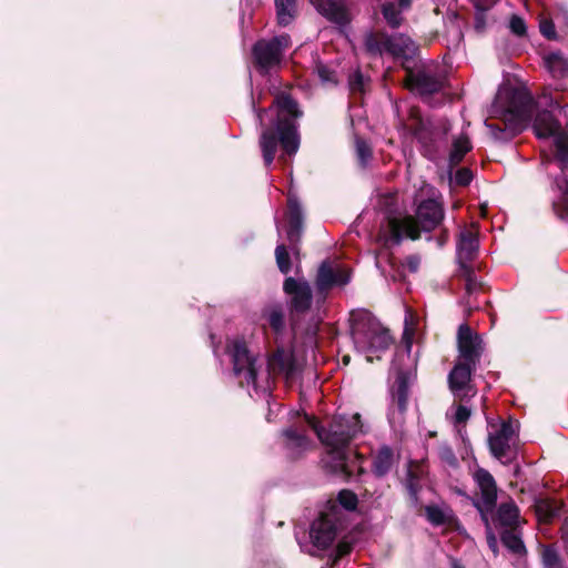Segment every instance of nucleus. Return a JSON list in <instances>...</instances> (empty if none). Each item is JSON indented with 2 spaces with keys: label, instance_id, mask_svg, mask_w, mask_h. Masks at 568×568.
Returning a JSON list of instances; mask_svg holds the SVG:
<instances>
[{
  "label": "nucleus",
  "instance_id": "f257e3e1",
  "mask_svg": "<svg viewBox=\"0 0 568 568\" xmlns=\"http://www.w3.org/2000/svg\"><path fill=\"white\" fill-rule=\"evenodd\" d=\"M305 423L314 430L327 453L326 467L343 479L349 480L365 473L364 457L351 444L362 433L361 415H336L325 425L313 415L303 413Z\"/></svg>",
  "mask_w": 568,
  "mask_h": 568
},
{
  "label": "nucleus",
  "instance_id": "f03ea898",
  "mask_svg": "<svg viewBox=\"0 0 568 568\" xmlns=\"http://www.w3.org/2000/svg\"><path fill=\"white\" fill-rule=\"evenodd\" d=\"M273 105L276 108V115L268 125L263 123V114L266 109L255 110L262 126L258 145L266 168L274 162L278 148L282 151L278 161L285 163L287 158L297 153L301 145L297 121L303 116V111L297 101L290 93L282 91L274 98Z\"/></svg>",
  "mask_w": 568,
  "mask_h": 568
},
{
  "label": "nucleus",
  "instance_id": "7ed1b4c3",
  "mask_svg": "<svg viewBox=\"0 0 568 568\" xmlns=\"http://www.w3.org/2000/svg\"><path fill=\"white\" fill-rule=\"evenodd\" d=\"M349 322L355 346L366 352L367 362L379 361L382 358L379 353H385L389 346L388 328L384 327L367 310L352 311Z\"/></svg>",
  "mask_w": 568,
  "mask_h": 568
},
{
  "label": "nucleus",
  "instance_id": "20e7f679",
  "mask_svg": "<svg viewBox=\"0 0 568 568\" xmlns=\"http://www.w3.org/2000/svg\"><path fill=\"white\" fill-rule=\"evenodd\" d=\"M445 211L442 203L434 199L423 200L416 209L415 216L403 219L393 216V246L399 245L404 237L416 241L420 232H432L442 224Z\"/></svg>",
  "mask_w": 568,
  "mask_h": 568
},
{
  "label": "nucleus",
  "instance_id": "39448f33",
  "mask_svg": "<svg viewBox=\"0 0 568 568\" xmlns=\"http://www.w3.org/2000/svg\"><path fill=\"white\" fill-rule=\"evenodd\" d=\"M405 72L404 87L419 95L424 102H428L435 94L442 92L448 85V78L443 71L433 72L418 64V67L405 70Z\"/></svg>",
  "mask_w": 568,
  "mask_h": 568
},
{
  "label": "nucleus",
  "instance_id": "423d86ee",
  "mask_svg": "<svg viewBox=\"0 0 568 568\" xmlns=\"http://www.w3.org/2000/svg\"><path fill=\"white\" fill-rule=\"evenodd\" d=\"M291 45L288 34L273 37L270 40H258L252 48L254 67L263 74L282 63L284 52Z\"/></svg>",
  "mask_w": 568,
  "mask_h": 568
},
{
  "label": "nucleus",
  "instance_id": "0eeeda50",
  "mask_svg": "<svg viewBox=\"0 0 568 568\" xmlns=\"http://www.w3.org/2000/svg\"><path fill=\"white\" fill-rule=\"evenodd\" d=\"M227 348L232 358L233 374L239 378L240 386L255 385L257 379L256 359L251 355L246 342L236 338Z\"/></svg>",
  "mask_w": 568,
  "mask_h": 568
},
{
  "label": "nucleus",
  "instance_id": "6e6552de",
  "mask_svg": "<svg viewBox=\"0 0 568 568\" xmlns=\"http://www.w3.org/2000/svg\"><path fill=\"white\" fill-rule=\"evenodd\" d=\"M339 525L338 514L335 508L321 513L312 523L310 530V537L314 547L321 550L328 549L338 535Z\"/></svg>",
  "mask_w": 568,
  "mask_h": 568
},
{
  "label": "nucleus",
  "instance_id": "1a4fd4ad",
  "mask_svg": "<svg viewBox=\"0 0 568 568\" xmlns=\"http://www.w3.org/2000/svg\"><path fill=\"white\" fill-rule=\"evenodd\" d=\"M283 292L290 297V312L292 314H306L313 304V292L310 283L304 278L285 277Z\"/></svg>",
  "mask_w": 568,
  "mask_h": 568
},
{
  "label": "nucleus",
  "instance_id": "9d476101",
  "mask_svg": "<svg viewBox=\"0 0 568 568\" xmlns=\"http://www.w3.org/2000/svg\"><path fill=\"white\" fill-rule=\"evenodd\" d=\"M308 425L303 422L293 424L284 428L281 433L282 445L287 459L295 462L304 457L310 448V439L306 435Z\"/></svg>",
  "mask_w": 568,
  "mask_h": 568
},
{
  "label": "nucleus",
  "instance_id": "9b49d317",
  "mask_svg": "<svg viewBox=\"0 0 568 568\" xmlns=\"http://www.w3.org/2000/svg\"><path fill=\"white\" fill-rule=\"evenodd\" d=\"M390 194L383 195V221L377 235L378 248L375 251V265L385 274L387 266H390V207L388 200Z\"/></svg>",
  "mask_w": 568,
  "mask_h": 568
},
{
  "label": "nucleus",
  "instance_id": "f8f14e48",
  "mask_svg": "<svg viewBox=\"0 0 568 568\" xmlns=\"http://www.w3.org/2000/svg\"><path fill=\"white\" fill-rule=\"evenodd\" d=\"M419 47L407 34H393V71L396 67L409 70L420 64Z\"/></svg>",
  "mask_w": 568,
  "mask_h": 568
},
{
  "label": "nucleus",
  "instance_id": "ddd939ff",
  "mask_svg": "<svg viewBox=\"0 0 568 568\" xmlns=\"http://www.w3.org/2000/svg\"><path fill=\"white\" fill-rule=\"evenodd\" d=\"M536 103L531 94L524 90H515L509 97L505 118H509L523 129L532 121Z\"/></svg>",
  "mask_w": 568,
  "mask_h": 568
},
{
  "label": "nucleus",
  "instance_id": "4468645a",
  "mask_svg": "<svg viewBox=\"0 0 568 568\" xmlns=\"http://www.w3.org/2000/svg\"><path fill=\"white\" fill-rule=\"evenodd\" d=\"M514 434L511 422H503L494 434L488 435L490 454L503 464H510L516 458V450L510 446Z\"/></svg>",
  "mask_w": 568,
  "mask_h": 568
},
{
  "label": "nucleus",
  "instance_id": "2eb2a0df",
  "mask_svg": "<svg viewBox=\"0 0 568 568\" xmlns=\"http://www.w3.org/2000/svg\"><path fill=\"white\" fill-rule=\"evenodd\" d=\"M404 126L422 144L424 155L429 159L434 158L437 153L435 133L423 120L417 109H410L408 121Z\"/></svg>",
  "mask_w": 568,
  "mask_h": 568
},
{
  "label": "nucleus",
  "instance_id": "dca6fc26",
  "mask_svg": "<svg viewBox=\"0 0 568 568\" xmlns=\"http://www.w3.org/2000/svg\"><path fill=\"white\" fill-rule=\"evenodd\" d=\"M286 219V237L291 250L297 254L300 251L298 245L303 234L304 216L298 199L292 194H288L287 196Z\"/></svg>",
  "mask_w": 568,
  "mask_h": 568
},
{
  "label": "nucleus",
  "instance_id": "f3484780",
  "mask_svg": "<svg viewBox=\"0 0 568 568\" xmlns=\"http://www.w3.org/2000/svg\"><path fill=\"white\" fill-rule=\"evenodd\" d=\"M351 281V271L347 268L335 270L328 261L321 263L315 286L318 294L326 295L335 286H345Z\"/></svg>",
  "mask_w": 568,
  "mask_h": 568
},
{
  "label": "nucleus",
  "instance_id": "a211bd4d",
  "mask_svg": "<svg viewBox=\"0 0 568 568\" xmlns=\"http://www.w3.org/2000/svg\"><path fill=\"white\" fill-rule=\"evenodd\" d=\"M480 338L474 335L468 324H462L457 332V346L463 361L477 364L481 356Z\"/></svg>",
  "mask_w": 568,
  "mask_h": 568
},
{
  "label": "nucleus",
  "instance_id": "6ab92c4d",
  "mask_svg": "<svg viewBox=\"0 0 568 568\" xmlns=\"http://www.w3.org/2000/svg\"><path fill=\"white\" fill-rule=\"evenodd\" d=\"M267 369L271 374L284 375L287 382L293 381L297 373V363L292 353L277 348L267 361Z\"/></svg>",
  "mask_w": 568,
  "mask_h": 568
},
{
  "label": "nucleus",
  "instance_id": "aec40b11",
  "mask_svg": "<svg viewBox=\"0 0 568 568\" xmlns=\"http://www.w3.org/2000/svg\"><path fill=\"white\" fill-rule=\"evenodd\" d=\"M477 364H470L462 361L457 362L448 374V386L453 394L463 398L462 392L469 387L471 374L476 369Z\"/></svg>",
  "mask_w": 568,
  "mask_h": 568
},
{
  "label": "nucleus",
  "instance_id": "412c9836",
  "mask_svg": "<svg viewBox=\"0 0 568 568\" xmlns=\"http://www.w3.org/2000/svg\"><path fill=\"white\" fill-rule=\"evenodd\" d=\"M316 10L328 21L344 27L351 22L349 13L343 0H312Z\"/></svg>",
  "mask_w": 568,
  "mask_h": 568
},
{
  "label": "nucleus",
  "instance_id": "4be33fe9",
  "mask_svg": "<svg viewBox=\"0 0 568 568\" xmlns=\"http://www.w3.org/2000/svg\"><path fill=\"white\" fill-rule=\"evenodd\" d=\"M479 248V240L477 233L471 230L464 229L458 234L457 241V260L459 266L470 265Z\"/></svg>",
  "mask_w": 568,
  "mask_h": 568
},
{
  "label": "nucleus",
  "instance_id": "5701e85b",
  "mask_svg": "<svg viewBox=\"0 0 568 568\" xmlns=\"http://www.w3.org/2000/svg\"><path fill=\"white\" fill-rule=\"evenodd\" d=\"M475 480L480 489L479 501L484 503L487 510H494L497 504V485L493 475L488 470L479 468L475 473Z\"/></svg>",
  "mask_w": 568,
  "mask_h": 568
},
{
  "label": "nucleus",
  "instance_id": "b1692460",
  "mask_svg": "<svg viewBox=\"0 0 568 568\" xmlns=\"http://www.w3.org/2000/svg\"><path fill=\"white\" fill-rule=\"evenodd\" d=\"M532 119V129L537 138L547 139L560 133L561 125L551 111H538Z\"/></svg>",
  "mask_w": 568,
  "mask_h": 568
},
{
  "label": "nucleus",
  "instance_id": "393cba45",
  "mask_svg": "<svg viewBox=\"0 0 568 568\" xmlns=\"http://www.w3.org/2000/svg\"><path fill=\"white\" fill-rule=\"evenodd\" d=\"M417 374L416 368L414 369H398L396 376V399H397V408L404 414L407 410L408 397H409V387L416 381Z\"/></svg>",
  "mask_w": 568,
  "mask_h": 568
},
{
  "label": "nucleus",
  "instance_id": "a878e982",
  "mask_svg": "<svg viewBox=\"0 0 568 568\" xmlns=\"http://www.w3.org/2000/svg\"><path fill=\"white\" fill-rule=\"evenodd\" d=\"M364 45L369 55L390 53V37L382 31H371L365 37Z\"/></svg>",
  "mask_w": 568,
  "mask_h": 568
},
{
  "label": "nucleus",
  "instance_id": "bb28decb",
  "mask_svg": "<svg viewBox=\"0 0 568 568\" xmlns=\"http://www.w3.org/2000/svg\"><path fill=\"white\" fill-rule=\"evenodd\" d=\"M535 514L542 524H550L560 516L562 504H558L554 499H538L534 505Z\"/></svg>",
  "mask_w": 568,
  "mask_h": 568
},
{
  "label": "nucleus",
  "instance_id": "cd10ccee",
  "mask_svg": "<svg viewBox=\"0 0 568 568\" xmlns=\"http://www.w3.org/2000/svg\"><path fill=\"white\" fill-rule=\"evenodd\" d=\"M519 509L514 501L503 503L497 508L496 520L505 529H517Z\"/></svg>",
  "mask_w": 568,
  "mask_h": 568
},
{
  "label": "nucleus",
  "instance_id": "c85d7f7f",
  "mask_svg": "<svg viewBox=\"0 0 568 568\" xmlns=\"http://www.w3.org/2000/svg\"><path fill=\"white\" fill-rule=\"evenodd\" d=\"M490 130L493 138L496 141L507 142L515 138L518 133L521 132L523 128L516 122L511 121L509 118H505L504 126L496 123L487 124Z\"/></svg>",
  "mask_w": 568,
  "mask_h": 568
},
{
  "label": "nucleus",
  "instance_id": "c756f323",
  "mask_svg": "<svg viewBox=\"0 0 568 568\" xmlns=\"http://www.w3.org/2000/svg\"><path fill=\"white\" fill-rule=\"evenodd\" d=\"M277 23L286 27L297 17V0H274Z\"/></svg>",
  "mask_w": 568,
  "mask_h": 568
},
{
  "label": "nucleus",
  "instance_id": "7c9ffc66",
  "mask_svg": "<svg viewBox=\"0 0 568 568\" xmlns=\"http://www.w3.org/2000/svg\"><path fill=\"white\" fill-rule=\"evenodd\" d=\"M547 69L554 78H568V59L560 52H551L545 58Z\"/></svg>",
  "mask_w": 568,
  "mask_h": 568
},
{
  "label": "nucleus",
  "instance_id": "2f4dec72",
  "mask_svg": "<svg viewBox=\"0 0 568 568\" xmlns=\"http://www.w3.org/2000/svg\"><path fill=\"white\" fill-rule=\"evenodd\" d=\"M420 263L422 257L419 254L407 255L403 261L399 262L397 266H395V263L393 262V281L397 278L400 281H405L406 270L412 274L417 273L419 271Z\"/></svg>",
  "mask_w": 568,
  "mask_h": 568
},
{
  "label": "nucleus",
  "instance_id": "473e14b6",
  "mask_svg": "<svg viewBox=\"0 0 568 568\" xmlns=\"http://www.w3.org/2000/svg\"><path fill=\"white\" fill-rule=\"evenodd\" d=\"M500 540L503 545L513 554L521 556L527 552L521 537L516 532V529H504L500 532Z\"/></svg>",
  "mask_w": 568,
  "mask_h": 568
},
{
  "label": "nucleus",
  "instance_id": "72a5a7b5",
  "mask_svg": "<svg viewBox=\"0 0 568 568\" xmlns=\"http://www.w3.org/2000/svg\"><path fill=\"white\" fill-rule=\"evenodd\" d=\"M390 469V447L383 446L372 463V470L376 477L385 476Z\"/></svg>",
  "mask_w": 568,
  "mask_h": 568
},
{
  "label": "nucleus",
  "instance_id": "f704fd0d",
  "mask_svg": "<svg viewBox=\"0 0 568 568\" xmlns=\"http://www.w3.org/2000/svg\"><path fill=\"white\" fill-rule=\"evenodd\" d=\"M555 159L562 172L568 169V135L560 132L555 135Z\"/></svg>",
  "mask_w": 568,
  "mask_h": 568
},
{
  "label": "nucleus",
  "instance_id": "c9c22d12",
  "mask_svg": "<svg viewBox=\"0 0 568 568\" xmlns=\"http://www.w3.org/2000/svg\"><path fill=\"white\" fill-rule=\"evenodd\" d=\"M471 150V144L466 135H460L453 143V150L449 154V160L453 164H458L463 161L467 152Z\"/></svg>",
  "mask_w": 568,
  "mask_h": 568
},
{
  "label": "nucleus",
  "instance_id": "e433bc0d",
  "mask_svg": "<svg viewBox=\"0 0 568 568\" xmlns=\"http://www.w3.org/2000/svg\"><path fill=\"white\" fill-rule=\"evenodd\" d=\"M417 466L414 465L413 462L408 463L406 478H405V487L408 491V495L412 499L417 498V493L419 489V477L416 473Z\"/></svg>",
  "mask_w": 568,
  "mask_h": 568
},
{
  "label": "nucleus",
  "instance_id": "4c0bfd02",
  "mask_svg": "<svg viewBox=\"0 0 568 568\" xmlns=\"http://www.w3.org/2000/svg\"><path fill=\"white\" fill-rule=\"evenodd\" d=\"M275 260L278 271L286 275L292 270V261L285 244H278L275 248Z\"/></svg>",
  "mask_w": 568,
  "mask_h": 568
},
{
  "label": "nucleus",
  "instance_id": "58836bf2",
  "mask_svg": "<svg viewBox=\"0 0 568 568\" xmlns=\"http://www.w3.org/2000/svg\"><path fill=\"white\" fill-rule=\"evenodd\" d=\"M267 322L275 333H282L285 327L284 312L282 306L275 305L267 313Z\"/></svg>",
  "mask_w": 568,
  "mask_h": 568
},
{
  "label": "nucleus",
  "instance_id": "ea45409f",
  "mask_svg": "<svg viewBox=\"0 0 568 568\" xmlns=\"http://www.w3.org/2000/svg\"><path fill=\"white\" fill-rule=\"evenodd\" d=\"M562 190L559 201L552 202V210L559 219H568V179L564 180V185L558 184Z\"/></svg>",
  "mask_w": 568,
  "mask_h": 568
},
{
  "label": "nucleus",
  "instance_id": "a19ab883",
  "mask_svg": "<svg viewBox=\"0 0 568 568\" xmlns=\"http://www.w3.org/2000/svg\"><path fill=\"white\" fill-rule=\"evenodd\" d=\"M356 158L362 168H365L372 158V148L363 138L355 136Z\"/></svg>",
  "mask_w": 568,
  "mask_h": 568
},
{
  "label": "nucleus",
  "instance_id": "79ce46f5",
  "mask_svg": "<svg viewBox=\"0 0 568 568\" xmlns=\"http://www.w3.org/2000/svg\"><path fill=\"white\" fill-rule=\"evenodd\" d=\"M354 544L352 541H347L346 539H342L336 545V548L333 554L328 557V564L332 568H334L337 562L345 556L349 555L353 550Z\"/></svg>",
  "mask_w": 568,
  "mask_h": 568
},
{
  "label": "nucleus",
  "instance_id": "37998d69",
  "mask_svg": "<svg viewBox=\"0 0 568 568\" xmlns=\"http://www.w3.org/2000/svg\"><path fill=\"white\" fill-rule=\"evenodd\" d=\"M460 275L465 278V290L468 295L473 294L475 291L481 287V283H479L476 278L475 271L471 265H463L459 266Z\"/></svg>",
  "mask_w": 568,
  "mask_h": 568
},
{
  "label": "nucleus",
  "instance_id": "c03bdc74",
  "mask_svg": "<svg viewBox=\"0 0 568 568\" xmlns=\"http://www.w3.org/2000/svg\"><path fill=\"white\" fill-rule=\"evenodd\" d=\"M562 558L558 554L554 545H545L541 550V561L545 568L558 565Z\"/></svg>",
  "mask_w": 568,
  "mask_h": 568
},
{
  "label": "nucleus",
  "instance_id": "a18cd8bd",
  "mask_svg": "<svg viewBox=\"0 0 568 568\" xmlns=\"http://www.w3.org/2000/svg\"><path fill=\"white\" fill-rule=\"evenodd\" d=\"M415 336V325L410 320V316H405V326L402 335V346H404L405 352L409 355L413 346V341Z\"/></svg>",
  "mask_w": 568,
  "mask_h": 568
},
{
  "label": "nucleus",
  "instance_id": "49530a36",
  "mask_svg": "<svg viewBox=\"0 0 568 568\" xmlns=\"http://www.w3.org/2000/svg\"><path fill=\"white\" fill-rule=\"evenodd\" d=\"M337 500H338L339 505L348 511L355 510L358 505L357 495L349 489L341 490L338 493Z\"/></svg>",
  "mask_w": 568,
  "mask_h": 568
},
{
  "label": "nucleus",
  "instance_id": "de8ad7c7",
  "mask_svg": "<svg viewBox=\"0 0 568 568\" xmlns=\"http://www.w3.org/2000/svg\"><path fill=\"white\" fill-rule=\"evenodd\" d=\"M425 515L427 520L434 526H443L447 524V518L444 511L436 505L426 506Z\"/></svg>",
  "mask_w": 568,
  "mask_h": 568
},
{
  "label": "nucleus",
  "instance_id": "09e8293b",
  "mask_svg": "<svg viewBox=\"0 0 568 568\" xmlns=\"http://www.w3.org/2000/svg\"><path fill=\"white\" fill-rule=\"evenodd\" d=\"M488 26V12L485 9H478L474 14V30L477 34H484Z\"/></svg>",
  "mask_w": 568,
  "mask_h": 568
},
{
  "label": "nucleus",
  "instance_id": "8fccbe9b",
  "mask_svg": "<svg viewBox=\"0 0 568 568\" xmlns=\"http://www.w3.org/2000/svg\"><path fill=\"white\" fill-rule=\"evenodd\" d=\"M509 29L513 34H515L519 38L525 37L527 34L526 22L521 17H519L517 14L511 16L510 21H509Z\"/></svg>",
  "mask_w": 568,
  "mask_h": 568
},
{
  "label": "nucleus",
  "instance_id": "3c124183",
  "mask_svg": "<svg viewBox=\"0 0 568 568\" xmlns=\"http://www.w3.org/2000/svg\"><path fill=\"white\" fill-rule=\"evenodd\" d=\"M315 71L322 82L337 83L336 73L333 70H331L326 64L317 62L315 65Z\"/></svg>",
  "mask_w": 568,
  "mask_h": 568
},
{
  "label": "nucleus",
  "instance_id": "603ef678",
  "mask_svg": "<svg viewBox=\"0 0 568 568\" xmlns=\"http://www.w3.org/2000/svg\"><path fill=\"white\" fill-rule=\"evenodd\" d=\"M438 455L442 462L447 464L450 467L458 466V459L453 450V448L448 445H443L438 449Z\"/></svg>",
  "mask_w": 568,
  "mask_h": 568
},
{
  "label": "nucleus",
  "instance_id": "864d4df0",
  "mask_svg": "<svg viewBox=\"0 0 568 568\" xmlns=\"http://www.w3.org/2000/svg\"><path fill=\"white\" fill-rule=\"evenodd\" d=\"M474 174L468 168H460L455 173V183L458 186H467L473 181Z\"/></svg>",
  "mask_w": 568,
  "mask_h": 568
},
{
  "label": "nucleus",
  "instance_id": "5fc2aeb1",
  "mask_svg": "<svg viewBox=\"0 0 568 568\" xmlns=\"http://www.w3.org/2000/svg\"><path fill=\"white\" fill-rule=\"evenodd\" d=\"M539 31L547 40H556L557 38L555 23L550 19H544L540 21Z\"/></svg>",
  "mask_w": 568,
  "mask_h": 568
},
{
  "label": "nucleus",
  "instance_id": "6e6d98bb",
  "mask_svg": "<svg viewBox=\"0 0 568 568\" xmlns=\"http://www.w3.org/2000/svg\"><path fill=\"white\" fill-rule=\"evenodd\" d=\"M470 409L465 405H458L455 413V423L465 424L470 417Z\"/></svg>",
  "mask_w": 568,
  "mask_h": 568
},
{
  "label": "nucleus",
  "instance_id": "4d7b16f0",
  "mask_svg": "<svg viewBox=\"0 0 568 568\" xmlns=\"http://www.w3.org/2000/svg\"><path fill=\"white\" fill-rule=\"evenodd\" d=\"M349 87L352 91H363L364 77L361 71H356L351 75Z\"/></svg>",
  "mask_w": 568,
  "mask_h": 568
},
{
  "label": "nucleus",
  "instance_id": "13d9d810",
  "mask_svg": "<svg viewBox=\"0 0 568 568\" xmlns=\"http://www.w3.org/2000/svg\"><path fill=\"white\" fill-rule=\"evenodd\" d=\"M406 11H399L398 8H395V4H393V30L398 29L406 22V18L404 17V13Z\"/></svg>",
  "mask_w": 568,
  "mask_h": 568
},
{
  "label": "nucleus",
  "instance_id": "bf43d9fd",
  "mask_svg": "<svg viewBox=\"0 0 568 568\" xmlns=\"http://www.w3.org/2000/svg\"><path fill=\"white\" fill-rule=\"evenodd\" d=\"M474 506L479 511L483 521L485 523L486 527L489 529L488 514L491 513L493 510H487L485 508L484 503H481V501H475Z\"/></svg>",
  "mask_w": 568,
  "mask_h": 568
},
{
  "label": "nucleus",
  "instance_id": "052dcab7",
  "mask_svg": "<svg viewBox=\"0 0 568 568\" xmlns=\"http://www.w3.org/2000/svg\"><path fill=\"white\" fill-rule=\"evenodd\" d=\"M414 0H394L393 4L398 8L399 11H409L413 7Z\"/></svg>",
  "mask_w": 568,
  "mask_h": 568
},
{
  "label": "nucleus",
  "instance_id": "680f3d73",
  "mask_svg": "<svg viewBox=\"0 0 568 568\" xmlns=\"http://www.w3.org/2000/svg\"><path fill=\"white\" fill-rule=\"evenodd\" d=\"M382 13L387 24L390 26V2H385L382 4Z\"/></svg>",
  "mask_w": 568,
  "mask_h": 568
},
{
  "label": "nucleus",
  "instance_id": "e2e57ef3",
  "mask_svg": "<svg viewBox=\"0 0 568 568\" xmlns=\"http://www.w3.org/2000/svg\"><path fill=\"white\" fill-rule=\"evenodd\" d=\"M448 237H449L448 230L447 229H443L442 232H440V235L437 239L438 245L439 246L445 245L447 243V241H448Z\"/></svg>",
  "mask_w": 568,
  "mask_h": 568
},
{
  "label": "nucleus",
  "instance_id": "0e129e2a",
  "mask_svg": "<svg viewBox=\"0 0 568 568\" xmlns=\"http://www.w3.org/2000/svg\"><path fill=\"white\" fill-rule=\"evenodd\" d=\"M487 544L494 552H497V540L491 532H488L487 535Z\"/></svg>",
  "mask_w": 568,
  "mask_h": 568
},
{
  "label": "nucleus",
  "instance_id": "69168bd1",
  "mask_svg": "<svg viewBox=\"0 0 568 568\" xmlns=\"http://www.w3.org/2000/svg\"><path fill=\"white\" fill-rule=\"evenodd\" d=\"M474 8L475 11H478V9H485V12H488L490 7L487 4L486 0H476L474 2Z\"/></svg>",
  "mask_w": 568,
  "mask_h": 568
},
{
  "label": "nucleus",
  "instance_id": "338daca9",
  "mask_svg": "<svg viewBox=\"0 0 568 568\" xmlns=\"http://www.w3.org/2000/svg\"><path fill=\"white\" fill-rule=\"evenodd\" d=\"M450 568H465V566L457 558L450 557Z\"/></svg>",
  "mask_w": 568,
  "mask_h": 568
},
{
  "label": "nucleus",
  "instance_id": "774afa93",
  "mask_svg": "<svg viewBox=\"0 0 568 568\" xmlns=\"http://www.w3.org/2000/svg\"><path fill=\"white\" fill-rule=\"evenodd\" d=\"M561 531H562V538L568 540V517L564 521Z\"/></svg>",
  "mask_w": 568,
  "mask_h": 568
}]
</instances>
